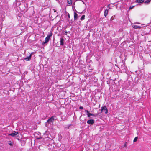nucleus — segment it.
I'll return each instance as SVG.
<instances>
[{
  "label": "nucleus",
  "instance_id": "nucleus-36",
  "mask_svg": "<svg viewBox=\"0 0 151 151\" xmlns=\"http://www.w3.org/2000/svg\"><path fill=\"white\" fill-rule=\"evenodd\" d=\"M42 138V137H37L36 138L37 139H40L41 138Z\"/></svg>",
  "mask_w": 151,
  "mask_h": 151
},
{
  "label": "nucleus",
  "instance_id": "nucleus-28",
  "mask_svg": "<svg viewBox=\"0 0 151 151\" xmlns=\"http://www.w3.org/2000/svg\"><path fill=\"white\" fill-rule=\"evenodd\" d=\"M82 1V2H83V3L84 4H85V2H87V0H82V1Z\"/></svg>",
  "mask_w": 151,
  "mask_h": 151
},
{
  "label": "nucleus",
  "instance_id": "nucleus-22",
  "mask_svg": "<svg viewBox=\"0 0 151 151\" xmlns=\"http://www.w3.org/2000/svg\"><path fill=\"white\" fill-rule=\"evenodd\" d=\"M8 144L11 146H13V144L12 143V141H9L8 142Z\"/></svg>",
  "mask_w": 151,
  "mask_h": 151
},
{
  "label": "nucleus",
  "instance_id": "nucleus-23",
  "mask_svg": "<svg viewBox=\"0 0 151 151\" xmlns=\"http://www.w3.org/2000/svg\"><path fill=\"white\" fill-rule=\"evenodd\" d=\"M85 15H83L81 17V20H84L85 19Z\"/></svg>",
  "mask_w": 151,
  "mask_h": 151
},
{
  "label": "nucleus",
  "instance_id": "nucleus-14",
  "mask_svg": "<svg viewBox=\"0 0 151 151\" xmlns=\"http://www.w3.org/2000/svg\"><path fill=\"white\" fill-rule=\"evenodd\" d=\"M60 45L63 46L64 45V39L62 38H61L60 39Z\"/></svg>",
  "mask_w": 151,
  "mask_h": 151
},
{
  "label": "nucleus",
  "instance_id": "nucleus-37",
  "mask_svg": "<svg viewBox=\"0 0 151 151\" xmlns=\"http://www.w3.org/2000/svg\"><path fill=\"white\" fill-rule=\"evenodd\" d=\"M113 18H114V17L113 16H112V17L110 19V21H112L113 20Z\"/></svg>",
  "mask_w": 151,
  "mask_h": 151
},
{
  "label": "nucleus",
  "instance_id": "nucleus-15",
  "mask_svg": "<svg viewBox=\"0 0 151 151\" xmlns=\"http://www.w3.org/2000/svg\"><path fill=\"white\" fill-rule=\"evenodd\" d=\"M78 18V15L77 14L76 12H74V20H76Z\"/></svg>",
  "mask_w": 151,
  "mask_h": 151
},
{
  "label": "nucleus",
  "instance_id": "nucleus-49",
  "mask_svg": "<svg viewBox=\"0 0 151 151\" xmlns=\"http://www.w3.org/2000/svg\"><path fill=\"white\" fill-rule=\"evenodd\" d=\"M47 115H46V117H47Z\"/></svg>",
  "mask_w": 151,
  "mask_h": 151
},
{
  "label": "nucleus",
  "instance_id": "nucleus-7",
  "mask_svg": "<svg viewBox=\"0 0 151 151\" xmlns=\"http://www.w3.org/2000/svg\"><path fill=\"white\" fill-rule=\"evenodd\" d=\"M95 122V120L93 119H88L87 121V123L90 125H93Z\"/></svg>",
  "mask_w": 151,
  "mask_h": 151
},
{
  "label": "nucleus",
  "instance_id": "nucleus-32",
  "mask_svg": "<svg viewBox=\"0 0 151 151\" xmlns=\"http://www.w3.org/2000/svg\"><path fill=\"white\" fill-rule=\"evenodd\" d=\"M116 80V78H114L113 79H110V81H114Z\"/></svg>",
  "mask_w": 151,
  "mask_h": 151
},
{
  "label": "nucleus",
  "instance_id": "nucleus-47",
  "mask_svg": "<svg viewBox=\"0 0 151 151\" xmlns=\"http://www.w3.org/2000/svg\"><path fill=\"white\" fill-rule=\"evenodd\" d=\"M83 115H84V116H85V114H83Z\"/></svg>",
  "mask_w": 151,
  "mask_h": 151
},
{
  "label": "nucleus",
  "instance_id": "nucleus-41",
  "mask_svg": "<svg viewBox=\"0 0 151 151\" xmlns=\"http://www.w3.org/2000/svg\"><path fill=\"white\" fill-rule=\"evenodd\" d=\"M67 33H68V32H67L66 31H65V34L66 35V34H67Z\"/></svg>",
  "mask_w": 151,
  "mask_h": 151
},
{
  "label": "nucleus",
  "instance_id": "nucleus-29",
  "mask_svg": "<svg viewBox=\"0 0 151 151\" xmlns=\"http://www.w3.org/2000/svg\"><path fill=\"white\" fill-rule=\"evenodd\" d=\"M21 7H20V9H21V10L22 11V10L23 9H25V8L24 6H22V5H21Z\"/></svg>",
  "mask_w": 151,
  "mask_h": 151
},
{
  "label": "nucleus",
  "instance_id": "nucleus-17",
  "mask_svg": "<svg viewBox=\"0 0 151 151\" xmlns=\"http://www.w3.org/2000/svg\"><path fill=\"white\" fill-rule=\"evenodd\" d=\"M133 27L135 29H140L141 28V26H138L136 25H134Z\"/></svg>",
  "mask_w": 151,
  "mask_h": 151
},
{
  "label": "nucleus",
  "instance_id": "nucleus-35",
  "mask_svg": "<svg viewBox=\"0 0 151 151\" xmlns=\"http://www.w3.org/2000/svg\"><path fill=\"white\" fill-rule=\"evenodd\" d=\"M35 11L33 10V14H32V15H33V16H35Z\"/></svg>",
  "mask_w": 151,
  "mask_h": 151
},
{
  "label": "nucleus",
  "instance_id": "nucleus-6",
  "mask_svg": "<svg viewBox=\"0 0 151 151\" xmlns=\"http://www.w3.org/2000/svg\"><path fill=\"white\" fill-rule=\"evenodd\" d=\"M8 135L12 137L18 136L19 133L18 132L13 131L12 133L9 134Z\"/></svg>",
  "mask_w": 151,
  "mask_h": 151
},
{
  "label": "nucleus",
  "instance_id": "nucleus-4",
  "mask_svg": "<svg viewBox=\"0 0 151 151\" xmlns=\"http://www.w3.org/2000/svg\"><path fill=\"white\" fill-rule=\"evenodd\" d=\"M101 113H108V109L106 106H103L101 107Z\"/></svg>",
  "mask_w": 151,
  "mask_h": 151
},
{
  "label": "nucleus",
  "instance_id": "nucleus-16",
  "mask_svg": "<svg viewBox=\"0 0 151 151\" xmlns=\"http://www.w3.org/2000/svg\"><path fill=\"white\" fill-rule=\"evenodd\" d=\"M108 10L107 9H106L105 10L104 12V15L106 17L108 14Z\"/></svg>",
  "mask_w": 151,
  "mask_h": 151
},
{
  "label": "nucleus",
  "instance_id": "nucleus-5",
  "mask_svg": "<svg viewBox=\"0 0 151 151\" xmlns=\"http://www.w3.org/2000/svg\"><path fill=\"white\" fill-rule=\"evenodd\" d=\"M22 6H24L25 8L23 9L22 10L24 12H25L27 11L28 9V4L27 3H24L23 5H22Z\"/></svg>",
  "mask_w": 151,
  "mask_h": 151
},
{
  "label": "nucleus",
  "instance_id": "nucleus-45",
  "mask_svg": "<svg viewBox=\"0 0 151 151\" xmlns=\"http://www.w3.org/2000/svg\"><path fill=\"white\" fill-rule=\"evenodd\" d=\"M17 139H18V140H20V139H19V138Z\"/></svg>",
  "mask_w": 151,
  "mask_h": 151
},
{
  "label": "nucleus",
  "instance_id": "nucleus-34",
  "mask_svg": "<svg viewBox=\"0 0 151 151\" xmlns=\"http://www.w3.org/2000/svg\"><path fill=\"white\" fill-rule=\"evenodd\" d=\"M127 146V142H126L125 143V144H124V147H126V146Z\"/></svg>",
  "mask_w": 151,
  "mask_h": 151
},
{
  "label": "nucleus",
  "instance_id": "nucleus-1",
  "mask_svg": "<svg viewBox=\"0 0 151 151\" xmlns=\"http://www.w3.org/2000/svg\"><path fill=\"white\" fill-rule=\"evenodd\" d=\"M2 3L1 7V11H2V14L1 16V21H4L5 18V14L6 11L9 8L8 2L6 0H2Z\"/></svg>",
  "mask_w": 151,
  "mask_h": 151
},
{
  "label": "nucleus",
  "instance_id": "nucleus-26",
  "mask_svg": "<svg viewBox=\"0 0 151 151\" xmlns=\"http://www.w3.org/2000/svg\"><path fill=\"white\" fill-rule=\"evenodd\" d=\"M68 3L71 4L72 3V0H68Z\"/></svg>",
  "mask_w": 151,
  "mask_h": 151
},
{
  "label": "nucleus",
  "instance_id": "nucleus-30",
  "mask_svg": "<svg viewBox=\"0 0 151 151\" xmlns=\"http://www.w3.org/2000/svg\"><path fill=\"white\" fill-rule=\"evenodd\" d=\"M47 43V42H45H45H42V45H44L46 43Z\"/></svg>",
  "mask_w": 151,
  "mask_h": 151
},
{
  "label": "nucleus",
  "instance_id": "nucleus-20",
  "mask_svg": "<svg viewBox=\"0 0 151 151\" xmlns=\"http://www.w3.org/2000/svg\"><path fill=\"white\" fill-rule=\"evenodd\" d=\"M52 35V32H50L49 34L47 35L46 37L49 39H50V37H51Z\"/></svg>",
  "mask_w": 151,
  "mask_h": 151
},
{
  "label": "nucleus",
  "instance_id": "nucleus-11",
  "mask_svg": "<svg viewBox=\"0 0 151 151\" xmlns=\"http://www.w3.org/2000/svg\"><path fill=\"white\" fill-rule=\"evenodd\" d=\"M50 132L47 131H46L45 133H44V135L45 136V137L46 138H49V134Z\"/></svg>",
  "mask_w": 151,
  "mask_h": 151
},
{
  "label": "nucleus",
  "instance_id": "nucleus-18",
  "mask_svg": "<svg viewBox=\"0 0 151 151\" xmlns=\"http://www.w3.org/2000/svg\"><path fill=\"white\" fill-rule=\"evenodd\" d=\"M144 0H136V2L138 3H141L144 2Z\"/></svg>",
  "mask_w": 151,
  "mask_h": 151
},
{
  "label": "nucleus",
  "instance_id": "nucleus-39",
  "mask_svg": "<svg viewBox=\"0 0 151 151\" xmlns=\"http://www.w3.org/2000/svg\"><path fill=\"white\" fill-rule=\"evenodd\" d=\"M76 12H77L78 13H80V14H82V12H78L76 10Z\"/></svg>",
  "mask_w": 151,
  "mask_h": 151
},
{
  "label": "nucleus",
  "instance_id": "nucleus-27",
  "mask_svg": "<svg viewBox=\"0 0 151 151\" xmlns=\"http://www.w3.org/2000/svg\"><path fill=\"white\" fill-rule=\"evenodd\" d=\"M67 16L68 19H67V20H68V21H69L70 19V15L69 13L68 14Z\"/></svg>",
  "mask_w": 151,
  "mask_h": 151
},
{
  "label": "nucleus",
  "instance_id": "nucleus-19",
  "mask_svg": "<svg viewBox=\"0 0 151 151\" xmlns=\"http://www.w3.org/2000/svg\"><path fill=\"white\" fill-rule=\"evenodd\" d=\"M52 35V32H50L49 34L47 35L46 37L49 39H50V37H51Z\"/></svg>",
  "mask_w": 151,
  "mask_h": 151
},
{
  "label": "nucleus",
  "instance_id": "nucleus-40",
  "mask_svg": "<svg viewBox=\"0 0 151 151\" xmlns=\"http://www.w3.org/2000/svg\"><path fill=\"white\" fill-rule=\"evenodd\" d=\"M69 22H72V23H73V21L72 20H70V21H69Z\"/></svg>",
  "mask_w": 151,
  "mask_h": 151
},
{
  "label": "nucleus",
  "instance_id": "nucleus-9",
  "mask_svg": "<svg viewBox=\"0 0 151 151\" xmlns=\"http://www.w3.org/2000/svg\"><path fill=\"white\" fill-rule=\"evenodd\" d=\"M56 117L55 116H53L49 118L47 120L50 122L52 123L53 124V122L56 120Z\"/></svg>",
  "mask_w": 151,
  "mask_h": 151
},
{
  "label": "nucleus",
  "instance_id": "nucleus-25",
  "mask_svg": "<svg viewBox=\"0 0 151 151\" xmlns=\"http://www.w3.org/2000/svg\"><path fill=\"white\" fill-rule=\"evenodd\" d=\"M49 40H50V39L47 38V37H46L45 39V42H47V43L48 42Z\"/></svg>",
  "mask_w": 151,
  "mask_h": 151
},
{
  "label": "nucleus",
  "instance_id": "nucleus-44",
  "mask_svg": "<svg viewBox=\"0 0 151 151\" xmlns=\"http://www.w3.org/2000/svg\"><path fill=\"white\" fill-rule=\"evenodd\" d=\"M18 60V58H17L16 61H17Z\"/></svg>",
  "mask_w": 151,
  "mask_h": 151
},
{
  "label": "nucleus",
  "instance_id": "nucleus-43",
  "mask_svg": "<svg viewBox=\"0 0 151 151\" xmlns=\"http://www.w3.org/2000/svg\"><path fill=\"white\" fill-rule=\"evenodd\" d=\"M55 40V38H54L53 39V41H54Z\"/></svg>",
  "mask_w": 151,
  "mask_h": 151
},
{
  "label": "nucleus",
  "instance_id": "nucleus-12",
  "mask_svg": "<svg viewBox=\"0 0 151 151\" xmlns=\"http://www.w3.org/2000/svg\"><path fill=\"white\" fill-rule=\"evenodd\" d=\"M73 126V125L72 124L67 125L65 126V129H68L70 128L71 127Z\"/></svg>",
  "mask_w": 151,
  "mask_h": 151
},
{
  "label": "nucleus",
  "instance_id": "nucleus-42",
  "mask_svg": "<svg viewBox=\"0 0 151 151\" xmlns=\"http://www.w3.org/2000/svg\"><path fill=\"white\" fill-rule=\"evenodd\" d=\"M99 118H100L99 117ZM100 118L101 119H102V118H103V117H102V116H101V117H100Z\"/></svg>",
  "mask_w": 151,
  "mask_h": 151
},
{
  "label": "nucleus",
  "instance_id": "nucleus-10",
  "mask_svg": "<svg viewBox=\"0 0 151 151\" xmlns=\"http://www.w3.org/2000/svg\"><path fill=\"white\" fill-rule=\"evenodd\" d=\"M32 53H31L29 56H28L27 57H26L23 59L24 60H26V61H29L31 60V57H32Z\"/></svg>",
  "mask_w": 151,
  "mask_h": 151
},
{
  "label": "nucleus",
  "instance_id": "nucleus-24",
  "mask_svg": "<svg viewBox=\"0 0 151 151\" xmlns=\"http://www.w3.org/2000/svg\"><path fill=\"white\" fill-rule=\"evenodd\" d=\"M138 139V137H135L133 140V142H136L137 141Z\"/></svg>",
  "mask_w": 151,
  "mask_h": 151
},
{
  "label": "nucleus",
  "instance_id": "nucleus-46",
  "mask_svg": "<svg viewBox=\"0 0 151 151\" xmlns=\"http://www.w3.org/2000/svg\"><path fill=\"white\" fill-rule=\"evenodd\" d=\"M63 116H62L61 117V119H63Z\"/></svg>",
  "mask_w": 151,
  "mask_h": 151
},
{
  "label": "nucleus",
  "instance_id": "nucleus-31",
  "mask_svg": "<svg viewBox=\"0 0 151 151\" xmlns=\"http://www.w3.org/2000/svg\"><path fill=\"white\" fill-rule=\"evenodd\" d=\"M134 7V6H130L129 8V10H130V9H132Z\"/></svg>",
  "mask_w": 151,
  "mask_h": 151
},
{
  "label": "nucleus",
  "instance_id": "nucleus-38",
  "mask_svg": "<svg viewBox=\"0 0 151 151\" xmlns=\"http://www.w3.org/2000/svg\"><path fill=\"white\" fill-rule=\"evenodd\" d=\"M110 4H109L107 6V7L109 8V9H111V8L110 7Z\"/></svg>",
  "mask_w": 151,
  "mask_h": 151
},
{
  "label": "nucleus",
  "instance_id": "nucleus-8",
  "mask_svg": "<svg viewBox=\"0 0 151 151\" xmlns=\"http://www.w3.org/2000/svg\"><path fill=\"white\" fill-rule=\"evenodd\" d=\"M53 124L47 120L45 123V126L47 127H51Z\"/></svg>",
  "mask_w": 151,
  "mask_h": 151
},
{
  "label": "nucleus",
  "instance_id": "nucleus-33",
  "mask_svg": "<svg viewBox=\"0 0 151 151\" xmlns=\"http://www.w3.org/2000/svg\"><path fill=\"white\" fill-rule=\"evenodd\" d=\"M72 22H69V25H70V26H71L72 25Z\"/></svg>",
  "mask_w": 151,
  "mask_h": 151
},
{
  "label": "nucleus",
  "instance_id": "nucleus-13",
  "mask_svg": "<svg viewBox=\"0 0 151 151\" xmlns=\"http://www.w3.org/2000/svg\"><path fill=\"white\" fill-rule=\"evenodd\" d=\"M121 68L122 69V70H123L124 71H126L127 69V67L124 65V64H123L121 65Z\"/></svg>",
  "mask_w": 151,
  "mask_h": 151
},
{
  "label": "nucleus",
  "instance_id": "nucleus-2",
  "mask_svg": "<svg viewBox=\"0 0 151 151\" xmlns=\"http://www.w3.org/2000/svg\"><path fill=\"white\" fill-rule=\"evenodd\" d=\"M87 114L88 116V117L89 118V119H93V117L98 116H100L101 115L103 114H100V115H99L98 114Z\"/></svg>",
  "mask_w": 151,
  "mask_h": 151
},
{
  "label": "nucleus",
  "instance_id": "nucleus-21",
  "mask_svg": "<svg viewBox=\"0 0 151 151\" xmlns=\"http://www.w3.org/2000/svg\"><path fill=\"white\" fill-rule=\"evenodd\" d=\"M150 0H147L145 2L144 1V3L145 4H149L151 1Z\"/></svg>",
  "mask_w": 151,
  "mask_h": 151
},
{
  "label": "nucleus",
  "instance_id": "nucleus-3",
  "mask_svg": "<svg viewBox=\"0 0 151 151\" xmlns=\"http://www.w3.org/2000/svg\"><path fill=\"white\" fill-rule=\"evenodd\" d=\"M79 109L81 111V112L85 113H90L89 111L86 109L84 108L83 106H80L79 108Z\"/></svg>",
  "mask_w": 151,
  "mask_h": 151
},
{
  "label": "nucleus",
  "instance_id": "nucleus-48",
  "mask_svg": "<svg viewBox=\"0 0 151 151\" xmlns=\"http://www.w3.org/2000/svg\"><path fill=\"white\" fill-rule=\"evenodd\" d=\"M18 5H19V4H18Z\"/></svg>",
  "mask_w": 151,
  "mask_h": 151
}]
</instances>
